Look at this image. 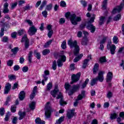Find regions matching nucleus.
Masks as SVG:
<instances>
[{
	"instance_id": "680f3d73",
	"label": "nucleus",
	"mask_w": 124,
	"mask_h": 124,
	"mask_svg": "<svg viewBox=\"0 0 124 124\" xmlns=\"http://www.w3.org/2000/svg\"><path fill=\"white\" fill-rule=\"evenodd\" d=\"M64 23H65V19L61 18L59 20V23L62 25V24H64Z\"/></svg>"
},
{
	"instance_id": "a211bd4d",
	"label": "nucleus",
	"mask_w": 124,
	"mask_h": 124,
	"mask_svg": "<svg viewBox=\"0 0 124 124\" xmlns=\"http://www.w3.org/2000/svg\"><path fill=\"white\" fill-rule=\"evenodd\" d=\"M47 75H50V72L48 70H45L44 71V74L43 75V77L46 81L48 80V77H47Z\"/></svg>"
},
{
	"instance_id": "473e14b6",
	"label": "nucleus",
	"mask_w": 124,
	"mask_h": 124,
	"mask_svg": "<svg viewBox=\"0 0 124 124\" xmlns=\"http://www.w3.org/2000/svg\"><path fill=\"white\" fill-rule=\"evenodd\" d=\"M31 8H32V6H30V4L26 5L23 8L24 11H26V10H31Z\"/></svg>"
},
{
	"instance_id": "7c9ffc66",
	"label": "nucleus",
	"mask_w": 124,
	"mask_h": 124,
	"mask_svg": "<svg viewBox=\"0 0 124 124\" xmlns=\"http://www.w3.org/2000/svg\"><path fill=\"white\" fill-rule=\"evenodd\" d=\"M64 88L66 91H69V90H71V85L69 84L68 83H66L64 85Z\"/></svg>"
},
{
	"instance_id": "37998d69",
	"label": "nucleus",
	"mask_w": 124,
	"mask_h": 124,
	"mask_svg": "<svg viewBox=\"0 0 124 124\" xmlns=\"http://www.w3.org/2000/svg\"><path fill=\"white\" fill-rule=\"evenodd\" d=\"M8 66H12L13 65V60H9L7 62Z\"/></svg>"
},
{
	"instance_id": "a878e982",
	"label": "nucleus",
	"mask_w": 124,
	"mask_h": 124,
	"mask_svg": "<svg viewBox=\"0 0 124 124\" xmlns=\"http://www.w3.org/2000/svg\"><path fill=\"white\" fill-rule=\"evenodd\" d=\"M90 62V59H85L83 62V64L82 65L83 68H85L88 66V62Z\"/></svg>"
},
{
	"instance_id": "aec40b11",
	"label": "nucleus",
	"mask_w": 124,
	"mask_h": 124,
	"mask_svg": "<svg viewBox=\"0 0 124 124\" xmlns=\"http://www.w3.org/2000/svg\"><path fill=\"white\" fill-rule=\"evenodd\" d=\"M86 92L82 91L81 92V94H79L78 96V100H81L83 97H85Z\"/></svg>"
},
{
	"instance_id": "4468645a",
	"label": "nucleus",
	"mask_w": 124,
	"mask_h": 124,
	"mask_svg": "<svg viewBox=\"0 0 124 124\" xmlns=\"http://www.w3.org/2000/svg\"><path fill=\"white\" fill-rule=\"evenodd\" d=\"M10 90H11V84L8 82L6 84L4 89V94H7L10 92Z\"/></svg>"
},
{
	"instance_id": "f03ea898",
	"label": "nucleus",
	"mask_w": 124,
	"mask_h": 124,
	"mask_svg": "<svg viewBox=\"0 0 124 124\" xmlns=\"http://www.w3.org/2000/svg\"><path fill=\"white\" fill-rule=\"evenodd\" d=\"M65 17L66 19L69 18L71 23L74 26H76L78 24V22L82 21V17L80 16H77L75 14H71L70 12H68L65 15Z\"/></svg>"
},
{
	"instance_id": "c03bdc74",
	"label": "nucleus",
	"mask_w": 124,
	"mask_h": 124,
	"mask_svg": "<svg viewBox=\"0 0 124 124\" xmlns=\"http://www.w3.org/2000/svg\"><path fill=\"white\" fill-rule=\"evenodd\" d=\"M61 47L62 49H66V42L63 41L61 45Z\"/></svg>"
},
{
	"instance_id": "9b49d317",
	"label": "nucleus",
	"mask_w": 124,
	"mask_h": 124,
	"mask_svg": "<svg viewBox=\"0 0 124 124\" xmlns=\"http://www.w3.org/2000/svg\"><path fill=\"white\" fill-rule=\"evenodd\" d=\"M113 78V73L111 72H108L107 75L106 81L108 83V85L109 87H111L112 83H111V81Z\"/></svg>"
},
{
	"instance_id": "58836bf2",
	"label": "nucleus",
	"mask_w": 124,
	"mask_h": 124,
	"mask_svg": "<svg viewBox=\"0 0 124 124\" xmlns=\"http://www.w3.org/2000/svg\"><path fill=\"white\" fill-rule=\"evenodd\" d=\"M80 88V85L79 84H77L76 85H74L72 88V90L75 92H76L78 90H79Z\"/></svg>"
},
{
	"instance_id": "393cba45",
	"label": "nucleus",
	"mask_w": 124,
	"mask_h": 124,
	"mask_svg": "<svg viewBox=\"0 0 124 124\" xmlns=\"http://www.w3.org/2000/svg\"><path fill=\"white\" fill-rule=\"evenodd\" d=\"M29 107L31 110L35 109V102H32L30 105Z\"/></svg>"
},
{
	"instance_id": "2f4dec72",
	"label": "nucleus",
	"mask_w": 124,
	"mask_h": 124,
	"mask_svg": "<svg viewBox=\"0 0 124 124\" xmlns=\"http://www.w3.org/2000/svg\"><path fill=\"white\" fill-rule=\"evenodd\" d=\"M82 57H83V54H80V56H78V57H76L74 59V62H79V61L81 60V58H82Z\"/></svg>"
},
{
	"instance_id": "5701e85b",
	"label": "nucleus",
	"mask_w": 124,
	"mask_h": 124,
	"mask_svg": "<svg viewBox=\"0 0 124 124\" xmlns=\"http://www.w3.org/2000/svg\"><path fill=\"white\" fill-rule=\"evenodd\" d=\"M36 124H45V122L40 120V118H37L35 120Z\"/></svg>"
},
{
	"instance_id": "f704fd0d",
	"label": "nucleus",
	"mask_w": 124,
	"mask_h": 124,
	"mask_svg": "<svg viewBox=\"0 0 124 124\" xmlns=\"http://www.w3.org/2000/svg\"><path fill=\"white\" fill-rule=\"evenodd\" d=\"M47 4V1L44 0L42 2V4L40 7V10H42L43 9V8L44 6H46V5Z\"/></svg>"
},
{
	"instance_id": "0eeeda50",
	"label": "nucleus",
	"mask_w": 124,
	"mask_h": 124,
	"mask_svg": "<svg viewBox=\"0 0 124 124\" xmlns=\"http://www.w3.org/2000/svg\"><path fill=\"white\" fill-rule=\"evenodd\" d=\"M80 77H81V73H78L76 75L73 74L71 76L72 81L70 82V84H74L76 82H78V80H80Z\"/></svg>"
},
{
	"instance_id": "4d7b16f0",
	"label": "nucleus",
	"mask_w": 124,
	"mask_h": 124,
	"mask_svg": "<svg viewBox=\"0 0 124 124\" xmlns=\"http://www.w3.org/2000/svg\"><path fill=\"white\" fill-rule=\"evenodd\" d=\"M60 6L62 7H65L66 6V3L64 1H61L60 2Z\"/></svg>"
},
{
	"instance_id": "8fccbe9b",
	"label": "nucleus",
	"mask_w": 124,
	"mask_h": 124,
	"mask_svg": "<svg viewBox=\"0 0 124 124\" xmlns=\"http://www.w3.org/2000/svg\"><path fill=\"white\" fill-rule=\"evenodd\" d=\"M49 53H50V50L46 49L43 51V55L44 56H46V55L49 54Z\"/></svg>"
},
{
	"instance_id": "39448f33",
	"label": "nucleus",
	"mask_w": 124,
	"mask_h": 124,
	"mask_svg": "<svg viewBox=\"0 0 124 124\" xmlns=\"http://www.w3.org/2000/svg\"><path fill=\"white\" fill-rule=\"evenodd\" d=\"M105 72L104 71H100L98 74V77L95 78H93L91 80V85L94 86L95 84H96V82L99 81V82H103V80H104V77L103 74H104Z\"/></svg>"
},
{
	"instance_id": "c9c22d12",
	"label": "nucleus",
	"mask_w": 124,
	"mask_h": 124,
	"mask_svg": "<svg viewBox=\"0 0 124 124\" xmlns=\"http://www.w3.org/2000/svg\"><path fill=\"white\" fill-rule=\"evenodd\" d=\"M118 117V114L116 113H112L110 115V119L111 120H115V119H117Z\"/></svg>"
},
{
	"instance_id": "774afa93",
	"label": "nucleus",
	"mask_w": 124,
	"mask_h": 124,
	"mask_svg": "<svg viewBox=\"0 0 124 124\" xmlns=\"http://www.w3.org/2000/svg\"><path fill=\"white\" fill-rule=\"evenodd\" d=\"M29 70V67L28 66H24L22 68L23 72H28Z\"/></svg>"
},
{
	"instance_id": "13d9d810",
	"label": "nucleus",
	"mask_w": 124,
	"mask_h": 124,
	"mask_svg": "<svg viewBox=\"0 0 124 124\" xmlns=\"http://www.w3.org/2000/svg\"><path fill=\"white\" fill-rule=\"evenodd\" d=\"M108 0H104L103 1L102 7L103 8H106V5H107V1Z\"/></svg>"
},
{
	"instance_id": "864d4df0",
	"label": "nucleus",
	"mask_w": 124,
	"mask_h": 124,
	"mask_svg": "<svg viewBox=\"0 0 124 124\" xmlns=\"http://www.w3.org/2000/svg\"><path fill=\"white\" fill-rule=\"evenodd\" d=\"M2 42L6 43L8 42V37L7 36H4L1 40Z\"/></svg>"
},
{
	"instance_id": "9d476101",
	"label": "nucleus",
	"mask_w": 124,
	"mask_h": 124,
	"mask_svg": "<svg viewBox=\"0 0 124 124\" xmlns=\"http://www.w3.org/2000/svg\"><path fill=\"white\" fill-rule=\"evenodd\" d=\"M75 114H76L75 113V109H68L66 114L67 118H68L69 120H70V119H72V118L75 116Z\"/></svg>"
},
{
	"instance_id": "09e8293b",
	"label": "nucleus",
	"mask_w": 124,
	"mask_h": 124,
	"mask_svg": "<svg viewBox=\"0 0 124 124\" xmlns=\"http://www.w3.org/2000/svg\"><path fill=\"white\" fill-rule=\"evenodd\" d=\"M121 19V14H119L117 16H115L113 18L114 21H119Z\"/></svg>"
},
{
	"instance_id": "cd10ccee",
	"label": "nucleus",
	"mask_w": 124,
	"mask_h": 124,
	"mask_svg": "<svg viewBox=\"0 0 124 124\" xmlns=\"http://www.w3.org/2000/svg\"><path fill=\"white\" fill-rule=\"evenodd\" d=\"M99 62L100 63H103L104 62H107V60H106V57L103 56L100 58Z\"/></svg>"
},
{
	"instance_id": "e433bc0d",
	"label": "nucleus",
	"mask_w": 124,
	"mask_h": 124,
	"mask_svg": "<svg viewBox=\"0 0 124 124\" xmlns=\"http://www.w3.org/2000/svg\"><path fill=\"white\" fill-rule=\"evenodd\" d=\"M18 51H19V47H16L11 49V52H12L14 55H15V54H17V52H18Z\"/></svg>"
},
{
	"instance_id": "dca6fc26",
	"label": "nucleus",
	"mask_w": 124,
	"mask_h": 124,
	"mask_svg": "<svg viewBox=\"0 0 124 124\" xmlns=\"http://www.w3.org/2000/svg\"><path fill=\"white\" fill-rule=\"evenodd\" d=\"M18 115L19 116L18 120H19L20 121L21 120H23V119H24V118L26 117V112H22L21 111H19L18 112Z\"/></svg>"
},
{
	"instance_id": "2eb2a0df",
	"label": "nucleus",
	"mask_w": 124,
	"mask_h": 124,
	"mask_svg": "<svg viewBox=\"0 0 124 124\" xmlns=\"http://www.w3.org/2000/svg\"><path fill=\"white\" fill-rule=\"evenodd\" d=\"M8 3L5 2L4 4V8L3 9V13L4 14H7V13H9V9H8Z\"/></svg>"
},
{
	"instance_id": "338daca9",
	"label": "nucleus",
	"mask_w": 124,
	"mask_h": 124,
	"mask_svg": "<svg viewBox=\"0 0 124 124\" xmlns=\"http://www.w3.org/2000/svg\"><path fill=\"white\" fill-rule=\"evenodd\" d=\"M17 121H18V118L16 117H15L12 120V123L13 124H17Z\"/></svg>"
},
{
	"instance_id": "69168bd1",
	"label": "nucleus",
	"mask_w": 124,
	"mask_h": 124,
	"mask_svg": "<svg viewBox=\"0 0 124 124\" xmlns=\"http://www.w3.org/2000/svg\"><path fill=\"white\" fill-rule=\"evenodd\" d=\"M19 69H20V66L16 65L14 66V70H15V71H18Z\"/></svg>"
},
{
	"instance_id": "603ef678",
	"label": "nucleus",
	"mask_w": 124,
	"mask_h": 124,
	"mask_svg": "<svg viewBox=\"0 0 124 124\" xmlns=\"http://www.w3.org/2000/svg\"><path fill=\"white\" fill-rule=\"evenodd\" d=\"M52 41H52V40H50L49 41L47 42L44 46L45 48H47V47H49V45H50L51 43H52Z\"/></svg>"
},
{
	"instance_id": "4be33fe9",
	"label": "nucleus",
	"mask_w": 124,
	"mask_h": 124,
	"mask_svg": "<svg viewBox=\"0 0 124 124\" xmlns=\"http://www.w3.org/2000/svg\"><path fill=\"white\" fill-rule=\"evenodd\" d=\"M104 22H105V17L100 16L99 17V24L101 26V25H103V24H104Z\"/></svg>"
},
{
	"instance_id": "423d86ee",
	"label": "nucleus",
	"mask_w": 124,
	"mask_h": 124,
	"mask_svg": "<svg viewBox=\"0 0 124 124\" xmlns=\"http://www.w3.org/2000/svg\"><path fill=\"white\" fill-rule=\"evenodd\" d=\"M49 102H48L45 108V115L46 119H49L51 117V112L52 111V108H51V105Z\"/></svg>"
},
{
	"instance_id": "79ce46f5",
	"label": "nucleus",
	"mask_w": 124,
	"mask_h": 124,
	"mask_svg": "<svg viewBox=\"0 0 124 124\" xmlns=\"http://www.w3.org/2000/svg\"><path fill=\"white\" fill-rule=\"evenodd\" d=\"M25 30L24 29H21L17 31V34H18V35L21 36L23 35L24 33H25Z\"/></svg>"
},
{
	"instance_id": "ea45409f",
	"label": "nucleus",
	"mask_w": 124,
	"mask_h": 124,
	"mask_svg": "<svg viewBox=\"0 0 124 124\" xmlns=\"http://www.w3.org/2000/svg\"><path fill=\"white\" fill-rule=\"evenodd\" d=\"M118 39L119 38H118V37H117L116 36H114L112 39L113 43L114 44H118V42H119V41H118Z\"/></svg>"
},
{
	"instance_id": "e2e57ef3",
	"label": "nucleus",
	"mask_w": 124,
	"mask_h": 124,
	"mask_svg": "<svg viewBox=\"0 0 124 124\" xmlns=\"http://www.w3.org/2000/svg\"><path fill=\"white\" fill-rule=\"evenodd\" d=\"M87 44H88V41L87 40V39L82 40V41L81 42L82 45H83L85 46L87 45Z\"/></svg>"
},
{
	"instance_id": "f8f14e48",
	"label": "nucleus",
	"mask_w": 124,
	"mask_h": 124,
	"mask_svg": "<svg viewBox=\"0 0 124 124\" xmlns=\"http://www.w3.org/2000/svg\"><path fill=\"white\" fill-rule=\"evenodd\" d=\"M36 31H37V29L35 28L34 25H32L31 27L29 28L28 30V33L30 35H34L35 33H36Z\"/></svg>"
},
{
	"instance_id": "b1692460",
	"label": "nucleus",
	"mask_w": 124,
	"mask_h": 124,
	"mask_svg": "<svg viewBox=\"0 0 124 124\" xmlns=\"http://www.w3.org/2000/svg\"><path fill=\"white\" fill-rule=\"evenodd\" d=\"M34 56H35L37 60H40V58H41V55H40V53L39 52H37V50H35L34 51Z\"/></svg>"
},
{
	"instance_id": "7ed1b4c3",
	"label": "nucleus",
	"mask_w": 124,
	"mask_h": 124,
	"mask_svg": "<svg viewBox=\"0 0 124 124\" xmlns=\"http://www.w3.org/2000/svg\"><path fill=\"white\" fill-rule=\"evenodd\" d=\"M87 17L88 18H90V20L88 22V25L87 26V29L88 30H89V31H91V32H93L94 31H95V27L93 26L92 23H93L94 22V19H95L96 16L94 14H93L92 15H91V14L90 13H88L86 14Z\"/></svg>"
},
{
	"instance_id": "49530a36",
	"label": "nucleus",
	"mask_w": 124,
	"mask_h": 124,
	"mask_svg": "<svg viewBox=\"0 0 124 124\" xmlns=\"http://www.w3.org/2000/svg\"><path fill=\"white\" fill-rule=\"evenodd\" d=\"M112 97H113V93L109 91L107 93V97H108V98H109L110 99V98H111Z\"/></svg>"
},
{
	"instance_id": "de8ad7c7",
	"label": "nucleus",
	"mask_w": 124,
	"mask_h": 124,
	"mask_svg": "<svg viewBox=\"0 0 124 124\" xmlns=\"http://www.w3.org/2000/svg\"><path fill=\"white\" fill-rule=\"evenodd\" d=\"M8 78L11 80H15V79H16V76L13 75H9L8 76Z\"/></svg>"
},
{
	"instance_id": "5fc2aeb1",
	"label": "nucleus",
	"mask_w": 124,
	"mask_h": 124,
	"mask_svg": "<svg viewBox=\"0 0 124 124\" xmlns=\"http://www.w3.org/2000/svg\"><path fill=\"white\" fill-rule=\"evenodd\" d=\"M80 3H81V4H82L83 7H86V6H87V4L88 3L87 2V1H85L84 0H80Z\"/></svg>"
},
{
	"instance_id": "0e129e2a",
	"label": "nucleus",
	"mask_w": 124,
	"mask_h": 124,
	"mask_svg": "<svg viewBox=\"0 0 124 124\" xmlns=\"http://www.w3.org/2000/svg\"><path fill=\"white\" fill-rule=\"evenodd\" d=\"M107 38H108L107 37H104L103 39L100 42V44H103L105 43V42L106 41V40H107Z\"/></svg>"
},
{
	"instance_id": "a19ab883",
	"label": "nucleus",
	"mask_w": 124,
	"mask_h": 124,
	"mask_svg": "<svg viewBox=\"0 0 124 124\" xmlns=\"http://www.w3.org/2000/svg\"><path fill=\"white\" fill-rule=\"evenodd\" d=\"M52 67L53 70H56V69H57V61H56V60L53 62Z\"/></svg>"
},
{
	"instance_id": "bb28decb",
	"label": "nucleus",
	"mask_w": 124,
	"mask_h": 124,
	"mask_svg": "<svg viewBox=\"0 0 124 124\" xmlns=\"http://www.w3.org/2000/svg\"><path fill=\"white\" fill-rule=\"evenodd\" d=\"M89 81H90V79H89V78H87L85 80V81H84V83H83L81 86L82 89H84V88H86V87H87V85H88V83H89Z\"/></svg>"
},
{
	"instance_id": "f3484780",
	"label": "nucleus",
	"mask_w": 124,
	"mask_h": 124,
	"mask_svg": "<svg viewBox=\"0 0 124 124\" xmlns=\"http://www.w3.org/2000/svg\"><path fill=\"white\" fill-rule=\"evenodd\" d=\"M25 96H26V93H25V91L20 92L18 95V98L20 100H24Z\"/></svg>"
},
{
	"instance_id": "f257e3e1",
	"label": "nucleus",
	"mask_w": 124,
	"mask_h": 124,
	"mask_svg": "<svg viewBox=\"0 0 124 124\" xmlns=\"http://www.w3.org/2000/svg\"><path fill=\"white\" fill-rule=\"evenodd\" d=\"M51 94L53 97H56L57 95L56 99H60L59 103L61 106L66 105V102L64 101V100L63 99V96H62V94L61 92H60V90L58 89V85H56L55 89L51 92Z\"/></svg>"
},
{
	"instance_id": "bf43d9fd",
	"label": "nucleus",
	"mask_w": 124,
	"mask_h": 124,
	"mask_svg": "<svg viewBox=\"0 0 124 124\" xmlns=\"http://www.w3.org/2000/svg\"><path fill=\"white\" fill-rule=\"evenodd\" d=\"M17 2H15V3H13L11 4V9L12 10L14 9V8H15V7H16L17 6Z\"/></svg>"
},
{
	"instance_id": "6e6552de",
	"label": "nucleus",
	"mask_w": 124,
	"mask_h": 124,
	"mask_svg": "<svg viewBox=\"0 0 124 124\" xmlns=\"http://www.w3.org/2000/svg\"><path fill=\"white\" fill-rule=\"evenodd\" d=\"M66 61V57L63 55L60 56V58L57 61V65L58 67H62L63 64L62 62H64Z\"/></svg>"
},
{
	"instance_id": "4c0bfd02",
	"label": "nucleus",
	"mask_w": 124,
	"mask_h": 124,
	"mask_svg": "<svg viewBox=\"0 0 124 124\" xmlns=\"http://www.w3.org/2000/svg\"><path fill=\"white\" fill-rule=\"evenodd\" d=\"M16 108H17V107L16 105H13L11 107V111L12 113H15L16 112Z\"/></svg>"
},
{
	"instance_id": "412c9836",
	"label": "nucleus",
	"mask_w": 124,
	"mask_h": 124,
	"mask_svg": "<svg viewBox=\"0 0 124 124\" xmlns=\"http://www.w3.org/2000/svg\"><path fill=\"white\" fill-rule=\"evenodd\" d=\"M64 120V116H62L60 117L58 120H56L55 124H62Z\"/></svg>"
},
{
	"instance_id": "c756f323",
	"label": "nucleus",
	"mask_w": 124,
	"mask_h": 124,
	"mask_svg": "<svg viewBox=\"0 0 124 124\" xmlns=\"http://www.w3.org/2000/svg\"><path fill=\"white\" fill-rule=\"evenodd\" d=\"M32 58V51H30L28 54V61L29 62L31 63V59Z\"/></svg>"
},
{
	"instance_id": "1a4fd4ad",
	"label": "nucleus",
	"mask_w": 124,
	"mask_h": 124,
	"mask_svg": "<svg viewBox=\"0 0 124 124\" xmlns=\"http://www.w3.org/2000/svg\"><path fill=\"white\" fill-rule=\"evenodd\" d=\"M120 6H116L112 11V14H116V13H120L123 8L124 7V0H123Z\"/></svg>"
},
{
	"instance_id": "6ab92c4d",
	"label": "nucleus",
	"mask_w": 124,
	"mask_h": 124,
	"mask_svg": "<svg viewBox=\"0 0 124 124\" xmlns=\"http://www.w3.org/2000/svg\"><path fill=\"white\" fill-rule=\"evenodd\" d=\"M99 66V65L98 63L95 64L94 67L93 68V74H96V72L98 71V67Z\"/></svg>"
},
{
	"instance_id": "052dcab7",
	"label": "nucleus",
	"mask_w": 124,
	"mask_h": 124,
	"mask_svg": "<svg viewBox=\"0 0 124 124\" xmlns=\"http://www.w3.org/2000/svg\"><path fill=\"white\" fill-rule=\"evenodd\" d=\"M4 34V28H2L0 30V37H2V36H3Z\"/></svg>"
},
{
	"instance_id": "ddd939ff",
	"label": "nucleus",
	"mask_w": 124,
	"mask_h": 124,
	"mask_svg": "<svg viewBox=\"0 0 124 124\" xmlns=\"http://www.w3.org/2000/svg\"><path fill=\"white\" fill-rule=\"evenodd\" d=\"M107 48L108 50H110V53L111 55H114L115 54V52L116 51V46L115 45H111L110 46V44L108 43Z\"/></svg>"
},
{
	"instance_id": "a18cd8bd",
	"label": "nucleus",
	"mask_w": 124,
	"mask_h": 124,
	"mask_svg": "<svg viewBox=\"0 0 124 124\" xmlns=\"http://www.w3.org/2000/svg\"><path fill=\"white\" fill-rule=\"evenodd\" d=\"M53 87V86L52 85V83L49 82L46 86V91H50V90H51V89H52V87Z\"/></svg>"
},
{
	"instance_id": "72a5a7b5",
	"label": "nucleus",
	"mask_w": 124,
	"mask_h": 124,
	"mask_svg": "<svg viewBox=\"0 0 124 124\" xmlns=\"http://www.w3.org/2000/svg\"><path fill=\"white\" fill-rule=\"evenodd\" d=\"M10 101H11V95L8 96L7 97L6 101L5 103V105H6V106H7V105H9V102Z\"/></svg>"
},
{
	"instance_id": "6e6d98bb",
	"label": "nucleus",
	"mask_w": 124,
	"mask_h": 124,
	"mask_svg": "<svg viewBox=\"0 0 124 124\" xmlns=\"http://www.w3.org/2000/svg\"><path fill=\"white\" fill-rule=\"evenodd\" d=\"M24 45H25V48L26 49H28V48L30 47V41H27L26 42H25Z\"/></svg>"
},
{
	"instance_id": "20e7f679",
	"label": "nucleus",
	"mask_w": 124,
	"mask_h": 124,
	"mask_svg": "<svg viewBox=\"0 0 124 124\" xmlns=\"http://www.w3.org/2000/svg\"><path fill=\"white\" fill-rule=\"evenodd\" d=\"M68 45L71 49H73V48H74V54L75 56H78L80 51V47H79V46L77 45V41H73V40L70 39L68 41Z\"/></svg>"
},
{
	"instance_id": "3c124183",
	"label": "nucleus",
	"mask_w": 124,
	"mask_h": 124,
	"mask_svg": "<svg viewBox=\"0 0 124 124\" xmlns=\"http://www.w3.org/2000/svg\"><path fill=\"white\" fill-rule=\"evenodd\" d=\"M26 41H29V39L27 37V35H25L21 39V42H25L26 43Z\"/></svg>"
},
{
	"instance_id": "c85d7f7f",
	"label": "nucleus",
	"mask_w": 124,
	"mask_h": 124,
	"mask_svg": "<svg viewBox=\"0 0 124 124\" xmlns=\"http://www.w3.org/2000/svg\"><path fill=\"white\" fill-rule=\"evenodd\" d=\"M52 8H53V4L50 3L49 4L46 5V10H47V11H50V10H52Z\"/></svg>"
}]
</instances>
